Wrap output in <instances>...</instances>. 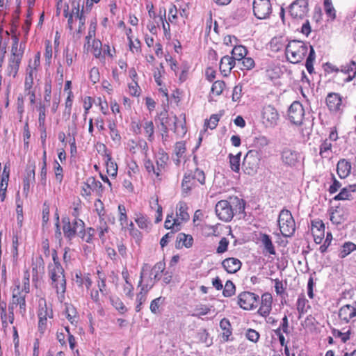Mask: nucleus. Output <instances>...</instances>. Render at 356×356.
Returning <instances> with one entry per match:
<instances>
[{"label": "nucleus", "mask_w": 356, "mask_h": 356, "mask_svg": "<svg viewBox=\"0 0 356 356\" xmlns=\"http://www.w3.org/2000/svg\"><path fill=\"white\" fill-rule=\"evenodd\" d=\"M30 291V273L28 269H26L23 273L22 280L17 279L14 281L11 288L12 296L9 304L13 311L15 308L17 309L18 314L22 318L26 317V298Z\"/></svg>", "instance_id": "f257e3e1"}, {"label": "nucleus", "mask_w": 356, "mask_h": 356, "mask_svg": "<svg viewBox=\"0 0 356 356\" xmlns=\"http://www.w3.org/2000/svg\"><path fill=\"white\" fill-rule=\"evenodd\" d=\"M245 210V202L236 196L229 197L227 200L217 202L215 211L218 218L225 222H229L235 213H241Z\"/></svg>", "instance_id": "f03ea898"}, {"label": "nucleus", "mask_w": 356, "mask_h": 356, "mask_svg": "<svg viewBox=\"0 0 356 356\" xmlns=\"http://www.w3.org/2000/svg\"><path fill=\"white\" fill-rule=\"evenodd\" d=\"M12 39L11 52L5 68V74L15 78L24 56V48L22 47V44L19 47V39L16 35L13 36Z\"/></svg>", "instance_id": "7ed1b4c3"}, {"label": "nucleus", "mask_w": 356, "mask_h": 356, "mask_svg": "<svg viewBox=\"0 0 356 356\" xmlns=\"http://www.w3.org/2000/svg\"><path fill=\"white\" fill-rule=\"evenodd\" d=\"M188 206L183 201L179 202L176 205V213H168L164 222V227L166 229H174L175 232L181 229V225L187 222L190 216L188 213Z\"/></svg>", "instance_id": "20e7f679"}, {"label": "nucleus", "mask_w": 356, "mask_h": 356, "mask_svg": "<svg viewBox=\"0 0 356 356\" xmlns=\"http://www.w3.org/2000/svg\"><path fill=\"white\" fill-rule=\"evenodd\" d=\"M205 182L206 176L202 170L195 168L194 170H188L184 173L181 181L182 192L188 195L200 186L204 185Z\"/></svg>", "instance_id": "39448f33"}, {"label": "nucleus", "mask_w": 356, "mask_h": 356, "mask_svg": "<svg viewBox=\"0 0 356 356\" xmlns=\"http://www.w3.org/2000/svg\"><path fill=\"white\" fill-rule=\"evenodd\" d=\"M50 284L56 293L63 298L66 291L67 282L65 270L63 267H47Z\"/></svg>", "instance_id": "423d86ee"}, {"label": "nucleus", "mask_w": 356, "mask_h": 356, "mask_svg": "<svg viewBox=\"0 0 356 356\" xmlns=\"http://www.w3.org/2000/svg\"><path fill=\"white\" fill-rule=\"evenodd\" d=\"M40 66V52L38 51L34 56L33 61L30 60L26 69L24 82V92H30V91L36 90L34 79L37 76Z\"/></svg>", "instance_id": "0eeeda50"}, {"label": "nucleus", "mask_w": 356, "mask_h": 356, "mask_svg": "<svg viewBox=\"0 0 356 356\" xmlns=\"http://www.w3.org/2000/svg\"><path fill=\"white\" fill-rule=\"evenodd\" d=\"M38 329L40 334H44L47 329V320L52 318L54 316L53 310L51 307H47L46 300L40 298L38 301Z\"/></svg>", "instance_id": "6e6552de"}, {"label": "nucleus", "mask_w": 356, "mask_h": 356, "mask_svg": "<svg viewBox=\"0 0 356 356\" xmlns=\"http://www.w3.org/2000/svg\"><path fill=\"white\" fill-rule=\"evenodd\" d=\"M149 266L147 264H144L141 268V272L140 275V280L138 282V287H140V292L136 294V312H139L142 309L143 304L147 300V294L148 291L152 288L154 284V282L150 280V283H147L145 284H142L143 279L144 276V271L148 270Z\"/></svg>", "instance_id": "1a4fd4ad"}, {"label": "nucleus", "mask_w": 356, "mask_h": 356, "mask_svg": "<svg viewBox=\"0 0 356 356\" xmlns=\"http://www.w3.org/2000/svg\"><path fill=\"white\" fill-rule=\"evenodd\" d=\"M259 152L251 149L245 154L242 163V168L245 173L252 175L257 172L259 168Z\"/></svg>", "instance_id": "9d476101"}, {"label": "nucleus", "mask_w": 356, "mask_h": 356, "mask_svg": "<svg viewBox=\"0 0 356 356\" xmlns=\"http://www.w3.org/2000/svg\"><path fill=\"white\" fill-rule=\"evenodd\" d=\"M259 296L252 292L243 291L238 296V305L244 310L256 309L259 303Z\"/></svg>", "instance_id": "9b49d317"}, {"label": "nucleus", "mask_w": 356, "mask_h": 356, "mask_svg": "<svg viewBox=\"0 0 356 356\" xmlns=\"http://www.w3.org/2000/svg\"><path fill=\"white\" fill-rule=\"evenodd\" d=\"M325 104L330 113L334 115L341 114L346 107L342 96L337 92H329L325 97Z\"/></svg>", "instance_id": "f8f14e48"}, {"label": "nucleus", "mask_w": 356, "mask_h": 356, "mask_svg": "<svg viewBox=\"0 0 356 356\" xmlns=\"http://www.w3.org/2000/svg\"><path fill=\"white\" fill-rule=\"evenodd\" d=\"M63 231L64 236L68 240H72L77 234L80 228L83 227V221L80 218H74L71 222L69 217L62 218Z\"/></svg>", "instance_id": "ddd939ff"}, {"label": "nucleus", "mask_w": 356, "mask_h": 356, "mask_svg": "<svg viewBox=\"0 0 356 356\" xmlns=\"http://www.w3.org/2000/svg\"><path fill=\"white\" fill-rule=\"evenodd\" d=\"M252 9L257 18L264 19L272 13V4L270 0H254Z\"/></svg>", "instance_id": "4468645a"}, {"label": "nucleus", "mask_w": 356, "mask_h": 356, "mask_svg": "<svg viewBox=\"0 0 356 356\" xmlns=\"http://www.w3.org/2000/svg\"><path fill=\"white\" fill-rule=\"evenodd\" d=\"M102 192L103 186L102 183L94 177H90L83 184L81 195L83 197L87 198L90 197L92 193H95L97 195H99Z\"/></svg>", "instance_id": "2eb2a0df"}, {"label": "nucleus", "mask_w": 356, "mask_h": 356, "mask_svg": "<svg viewBox=\"0 0 356 356\" xmlns=\"http://www.w3.org/2000/svg\"><path fill=\"white\" fill-rule=\"evenodd\" d=\"M103 44L100 40L93 38L92 41L85 42L83 51L87 54H91L96 59L104 63V56L102 54Z\"/></svg>", "instance_id": "dca6fc26"}, {"label": "nucleus", "mask_w": 356, "mask_h": 356, "mask_svg": "<svg viewBox=\"0 0 356 356\" xmlns=\"http://www.w3.org/2000/svg\"><path fill=\"white\" fill-rule=\"evenodd\" d=\"M97 286L98 289L93 288L90 291V296L91 299L96 303H99L100 296L99 293L104 295L106 293V277L105 275L97 270Z\"/></svg>", "instance_id": "f3484780"}, {"label": "nucleus", "mask_w": 356, "mask_h": 356, "mask_svg": "<svg viewBox=\"0 0 356 356\" xmlns=\"http://www.w3.org/2000/svg\"><path fill=\"white\" fill-rule=\"evenodd\" d=\"M279 119V115L276 109L270 106H265L263 108L261 120L262 123L266 127H273L277 124Z\"/></svg>", "instance_id": "a211bd4d"}, {"label": "nucleus", "mask_w": 356, "mask_h": 356, "mask_svg": "<svg viewBox=\"0 0 356 356\" xmlns=\"http://www.w3.org/2000/svg\"><path fill=\"white\" fill-rule=\"evenodd\" d=\"M308 10L307 0H296L291 3V17L294 19H303Z\"/></svg>", "instance_id": "6ab92c4d"}, {"label": "nucleus", "mask_w": 356, "mask_h": 356, "mask_svg": "<svg viewBox=\"0 0 356 356\" xmlns=\"http://www.w3.org/2000/svg\"><path fill=\"white\" fill-rule=\"evenodd\" d=\"M289 47V39L287 35L275 36L270 42V49L272 51L277 52L283 49H285L286 60H289V58L287 54V49Z\"/></svg>", "instance_id": "aec40b11"}, {"label": "nucleus", "mask_w": 356, "mask_h": 356, "mask_svg": "<svg viewBox=\"0 0 356 356\" xmlns=\"http://www.w3.org/2000/svg\"><path fill=\"white\" fill-rule=\"evenodd\" d=\"M305 111L302 105L297 101L291 104V123L300 125L302 122Z\"/></svg>", "instance_id": "412c9836"}, {"label": "nucleus", "mask_w": 356, "mask_h": 356, "mask_svg": "<svg viewBox=\"0 0 356 356\" xmlns=\"http://www.w3.org/2000/svg\"><path fill=\"white\" fill-rule=\"evenodd\" d=\"M261 305L258 309V314L263 316H268L272 309L273 297L268 293H264L260 298Z\"/></svg>", "instance_id": "4be33fe9"}, {"label": "nucleus", "mask_w": 356, "mask_h": 356, "mask_svg": "<svg viewBox=\"0 0 356 356\" xmlns=\"http://www.w3.org/2000/svg\"><path fill=\"white\" fill-rule=\"evenodd\" d=\"M356 316V301L351 305H346L339 310V317L344 323H348Z\"/></svg>", "instance_id": "5701e85b"}, {"label": "nucleus", "mask_w": 356, "mask_h": 356, "mask_svg": "<svg viewBox=\"0 0 356 356\" xmlns=\"http://www.w3.org/2000/svg\"><path fill=\"white\" fill-rule=\"evenodd\" d=\"M134 221L138 229L147 233H149L152 229V223L151 220L146 214L143 213H135Z\"/></svg>", "instance_id": "b1692460"}, {"label": "nucleus", "mask_w": 356, "mask_h": 356, "mask_svg": "<svg viewBox=\"0 0 356 356\" xmlns=\"http://www.w3.org/2000/svg\"><path fill=\"white\" fill-rule=\"evenodd\" d=\"M169 161L168 154L163 150L159 151L156 158V179L161 180L163 172L165 170Z\"/></svg>", "instance_id": "393cba45"}, {"label": "nucleus", "mask_w": 356, "mask_h": 356, "mask_svg": "<svg viewBox=\"0 0 356 356\" xmlns=\"http://www.w3.org/2000/svg\"><path fill=\"white\" fill-rule=\"evenodd\" d=\"M73 281L79 287L85 286L87 290H90L92 281L90 277V273L83 274L79 270L74 271V275L73 277Z\"/></svg>", "instance_id": "a878e982"}, {"label": "nucleus", "mask_w": 356, "mask_h": 356, "mask_svg": "<svg viewBox=\"0 0 356 356\" xmlns=\"http://www.w3.org/2000/svg\"><path fill=\"white\" fill-rule=\"evenodd\" d=\"M236 65V61L230 56L226 55L221 58L219 70L223 76H228Z\"/></svg>", "instance_id": "bb28decb"}, {"label": "nucleus", "mask_w": 356, "mask_h": 356, "mask_svg": "<svg viewBox=\"0 0 356 356\" xmlns=\"http://www.w3.org/2000/svg\"><path fill=\"white\" fill-rule=\"evenodd\" d=\"M282 327L277 328L276 330H275V334L277 336L280 343L282 346H284V352L286 356H289V348L287 346V343L286 342L285 337L283 334V333H286L288 334V318L286 316H284V317L282 319Z\"/></svg>", "instance_id": "cd10ccee"}, {"label": "nucleus", "mask_w": 356, "mask_h": 356, "mask_svg": "<svg viewBox=\"0 0 356 356\" xmlns=\"http://www.w3.org/2000/svg\"><path fill=\"white\" fill-rule=\"evenodd\" d=\"M242 266L241 261L235 257H228L222 261V266L227 273L233 274L238 272Z\"/></svg>", "instance_id": "c85d7f7f"}, {"label": "nucleus", "mask_w": 356, "mask_h": 356, "mask_svg": "<svg viewBox=\"0 0 356 356\" xmlns=\"http://www.w3.org/2000/svg\"><path fill=\"white\" fill-rule=\"evenodd\" d=\"M289 211L283 209L278 218V225L281 234L286 237L289 236Z\"/></svg>", "instance_id": "c756f323"}, {"label": "nucleus", "mask_w": 356, "mask_h": 356, "mask_svg": "<svg viewBox=\"0 0 356 356\" xmlns=\"http://www.w3.org/2000/svg\"><path fill=\"white\" fill-rule=\"evenodd\" d=\"M312 233L314 242L317 244L321 243L325 235V225L321 220L312 222Z\"/></svg>", "instance_id": "7c9ffc66"}, {"label": "nucleus", "mask_w": 356, "mask_h": 356, "mask_svg": "<svg viewBox=\"0 0 356 356\" xmlns=\"http://www.w3.org/2000/svg\"><path fill=\"white\" fill-rule=\"evenodd\" d=\"M122 277L124 283L122 286V290L127 297L132 299L134 297V287L131 282L130 275L128 270L124 268L122 270Z\"/></svg>", "instance_id": "2f4dec72"}, {"label": "nucleus", "mask_w": 356, "mask_h": 356, "mask_svg": "<svg viewBox=\"0 0 356 356\" xmlns=\"http://www.w3.org/2000/svg\"><path fill=\"white\" fill-rule=\"evenodd\" d=\"M96 230L91 227H85V222H83V227L80 228L76 236H78L83 242L87 243H93L95 240Z\"/></svg>", "instance_id": "473e14b6"}, {"label": "nucleus", "mask_w": 356, "mask_h": 356, "mask_svg": "<svg viewBox=\"0 0 356 356\" xmlns=\"http://www.w3.org/2000/svg\"><path fill=\"white\" fill-rule=\"evenodd\" d=\"M72 6H74V10L76 13V22L78 21V27L77 29L75 27L74 30L78 35H80L85 31L86 17L83 8L80 10L79 4L75 5L73 1Z\"/></svg>", "instance_id": "72a5a7b5"}, {"label": "nucleus", "mask_w": 356, "mask_h": 356, "mask_svg": "<svg viewBox=\"0 0 356 356\" xmlns=\"http://www.w3.org/2000/svg\"><path fill=\"white\" fill-rule=\"evenodd\" d=\"M193 238L191 234L185 233H179L176 238L175 248L177 249H181L183 248H190L193 246Z\"/></svg>", "instance_id": "f704fd0d"}, {"label": "nucleus", "mask_w": 356, "mask_h": 356, "mask_svg": "<svg viewBox=\"0 0 356 356\" xmlns=\"http://www.w3.org/2000/svg\"><path fill=\"white\" fill-rule=\"evenodd\" d=\"M159 120L161 125V130L162 131V137L163 138L164 137L168 136V124L169 122L170 118L168 112L166 109H163L159 113H157V115L155 117V120Z\"/></svg>", "instance_id": "c9c22d12"}, {"label": "nucleus", "mask_w": 356, "mask_h": 356, "mask_svg": "<svg viewBox=\"0 0 356 356\" xmlns=\"http://www.w3.org/2000/svg\"><path fill=\"white\" fill-rule=\"evenodd\" d=\"M295 44H298V49L297 51H292L291 52L293 60H291V63H298L300 62L306 56L307 53V47L302 42L296 40H291Z\"/></svg>", "instance_id": "e433bc0d"}, {"label": "nucleus", "mask_w": 356, "mask_h": 356, "mask_svg": "<svg viewBox=\"0 0 356 356\" xmlns=\"http://www.w3.org/2000/svg\"><path fill=\"white\" fill-rule=\"evenodd\" d=\"M35 165L33 164L30 167V169L27 170L26 175L23 179V193L26 197H28L30 192L31 182L35 181Z\"/></svg>", "instance_id": "4c0bfd02"}, {"label": "nucleus", "mask_w": 356, "mask_h": 356, "mask_svg": "<svg viewBox=\"0 0 356 356\" xmlns=\"http://www.w3.org/2000/svg\"><path fill=\"white\" fill-rule=\"evenodd\" d=\"M220 116L218 114H213L209 119H206L204 122V129L200 131L199 140H202L203 135L208 129L213 130L217 127L220 121Z\"/></svg>", "instance_id": "58836bf2"}, {"label": "nucleus", "mask_w": 356, "mask_h": 356, "mask_svg": "<svg viewBox=\"0 0 356 356\" xmlns=\"http://www.w3.org/2000/svg\"><path fill=\"white\" fill-rule=\"evenodd\" d=\"M108 128L111 140L115 144H120L122 137L117 127V122L115 120H108Z\"/></svg>", "instance_id": "ea45409f"}, {"label": "nucleus", "mask_w": 356, "mask_h": 356, "mask_svg": "<svg viewBox=\"0 0 356 356\" xmlns=\"http://www.w3.org/2000/svg\"><path fill=\"white\" fill-rule=\"evenodd\" d=\"M351 170L350 163L347 161L346 159H341L339 161L337 165V171L339 177L341 179L346 178Z\"/></svg>", "instance_id": "a19ab883"}, {"label": "nucleus", "mask_w": 356, "mask_h": 356, "mask_svg": "<svg viewBox=\"0 0 356 356\" xmlns=\"http://www.w3.org/2000/svg\"><path fill=\"white\" fill-rule=\"evenodd\" d=\"M63 15L67 19V28L70 31H74L75 29L74 22H76V13L74 10V6H72V10H69V5L67 3H65L64 5V10Z\"/></svg>", "instance_id": "79ce46f5"}, {"label": "nucleus", "mask_w": 356, "mask_h": 356, "mask_svg": "<svg viewBox=\"0 0 356 356\" xmlns=\"http://www.w3.org/2000/svg\"><path fill=\"white\" fill-rule=\"evenodd\" d=\"M77 60V53L74 49L67 47L63 51V62L66 66L72 67Z\"/></svg>", "instance_id": "37998d69"}, {"label": "nucleus", "mask_w": 356, "mask_h": 356, "mask_svg": "<svg viewBox=\"0 0 356 356\" xmlns=\"http://www.w3.org/2000/svg\"><path fill=\"white\" fill-rule=\"evenodd\" d=\"M220 327L222 330V338L223 341H227L232 334V325L229 321L224 318L220 321Z\"/></svg>", "instance_id": "c03bdc74"}, {"label": "nucleus", "mask_w": 356, "mask_h": 356, "mask_svg": "<svg viewBox=\"0 0 356 356\" xmlns=\"http://www.w3.org/2000/svg\"><path fill=\"white\" fill-rule=\"evenodd\" d=\"M186 152V143L184 141L177 142L174 147V152L177 156L175 163L176 165H179L180 159L184 157Z\"/></svg>", "instance_id": "a18cd8bd"}, {"label": "nucleus", "mask_w": 356, "mask_h": 356, "mask_svg": "<svg viewBox=\"0 0 356 356\" xmlns=\"http://www.w3.org/2000/svg\"><path fill=\"white\" fill-rule=\"evenodd\" d=\"M232 57L235 61L240 62L243 57L247 56L248 50L245 46L237 45V44L233 47L232 51Z\"/></svg>", "instance_id": "49530a36"}, {"label": "nucleus", "mask_w": 356, "mask_h": 356, "mask_svg": "<svg viewBox=\"0 0 356 356\" xmlns=\"http://www.w3.org/2000/svg\"><path fill=\"white\" fill-rule=\"evenodd\" d=\"M65 314L66 318L71 323V324L75 325L77 323L79 320V315L76 308L73 305H65Z\"/></svg>", "instance_id": "de8ad7c7"}, {"label": "nucleus", "mask_w": 356, "mask_h": 356, "mask_svg": "<svg viewBox=\"0 0 356 356\" xmlns=\"http://www.w3.org/2000/svg\"><path fill=\"white\" fill-rule=\"evenodd\" d=\"M106 172L111 177H115L118 174V165L112 159L111 154H106Z\"/></svg>", "instance_id": "09e8293b"}, {"label": "nucleus", "mask_w": 356, "mask_h": 356, "mask_svg": "<svg viewBox=\"0 0 356 356\" xmlns=\"http://www.w3.org/2000/svg\"><path fill=\"white\" fill-rule=\"evenodd\" d=\"M145 135L147 140L152 142L154 139V125L152 120H146L143 124Z\"/></svg>", "instance_id": "8fccbe9b"}, {"label": "nucleus", "mask_w": 356, "mask_h": 356, "mask_svg": "<svg viewBox=\"0 0 356 356\" xmlns=\"http://www.w3.org/2000/svg\"><path fill=\"white\" fill-rule=\"evenodd\" d=\"M341 71L344 74H348V76L346 79V82L352 81L356 74L355 63L354 61H351L348 65L343 66Z\"/></svg>", "instance_id": "3c124183"}, {"label": "nucleus", "mask_w": 356, "mask_h": 356, "mask_svg": "<svg viewBox=\"0 0 356 356\" xmlns=\"http://www.w3.org/2000/svg\"><path fill=\"white\" fill-rule=\"evenodd\" d=\"M24 102L25 99L24 95L22 94H19L17 96L16 101V109L19 122L22 121L24 113L25 111Z\"/></svg>", "instance_id": "603ef678"}, {"label": "nucleus", "mask_w": 356, "mask_h": 356, "mask_svg": "<svg viewBox=\"0 0 356 356\" xmlns=\"http://www.w3.org/2000/svg\"><path fill=\"white\" fill-rule=\"evenodd\" d=\"M261 240L264 246V252L274 254L275 251L270 237L268 235L264 234H262Z\"/></svg>", "instance_id": "864d4df0"}, {"label": "nucleus", "mask_w": 356, "mask_h": 356, "mask_svg": "<svg viewBox=\"0 0 356 356\" xmlns=\"http://www.w3.org/2000/svg\"><path fill=\"white\" fill-rule=\"evenodd\" d=\"M118 221L120 225L122 226V229L125 228V224H127L128 222V216L127 211L125 206L124 204H119L118 207Z\"/></svg>", "instance_id": "5fc2aeb1"}, {"label": "nucleus", "mask_w": 356, "mask_h": 356, "mask_svg": "<svg viewBox=\"0 0 356 356\" xmlns=\"http://www.w3.org/2000/svg\"><path fill=\"white\" fill-rule=\"evenodd\" d=\"M241 156V152H238L236 155L229 154L230 168L234 172H238L240 170Z\"/></svg>", "instance_id": "6e6d98bb"}, {"label": "nucleus", "mask_w": 356, "mask_h": 356, "mask_svg": "<svg viewBox=\"0 0 356 356\" xmlns=\"http://www.w3.org/2000/svg\"><path fill=\"white\" fill-rule=\"evenodd\" d=\"M36 110L38 112V127L46 126V106L40 102L36 106Z\"/></svg>", "instance_id": "4d7b16f0"}, {"label": "nucleus", "mask_w": 356, "mask_h": 356, "mask_svg": "<svg viewBox=\"0 0 356 356\" xmlns=\"http://www.w3.org/2000/svg\"><path fill=\"white\" fill-rule=\"evenodd\" d=\"M33 15V10L31 8H27L26 19L22 25V31L24 33V35H28L31 24H32V16Z\"/></svg>", "instance_id": "13d9d810"}, {"label": "nucleus", "mask_w": 356, "mask_h": 356, "mask_svg": "<svg viewBox=\"0 0 356 356\" xmlns=\"http://www.w3.org/2000/svg\"><path fill=\"white\" fill-rule=\"evenodd\" d=\"M143 165L147 173L150 175H154L155 177L156 178V168H155L154 163L151 160V159L147 156L146 152L145 156L143 159Z\"/></svg>", "instance_id": "bf43d9fd"}, {"label": "nucleus", "mask_w": 356, "mask_h": 356, "mask_svg": "<svg viewBox=\"0 0 356 356\" xmlns=\"http://www.w3.org/2000/svg\"><path fill=\"white\" fill-rule=\"evenodd\" d=\"M165 74L164 66L162 63H160L159 66L156 67L153 72V76L155 82L159 86L163 85L162 77Z\"/></svg>", "instance_id": "052dcab7"}, {"label": "nucleus", "mask_w": 356, "mask_h": 356, "mask_svg": "<svg viewBox=\"0 0 356 356\" xmlns=\"http://www.w3.org/2000/svg\"><path fill=\"white\" fill-rule=\"evenodd\" d=\"M10 172V163L8 161L3 166V170L0 172V184H8Z\"/></svg>", "instance_id": "680f3d73"}, {"label": "nucleus", "mask_w": 356, "mask_h": 356, "mask_svg": "<svg viewBox=\"0 0 356 356\" xmlns=\"http://www.w3.org/2000/svg\"><path fill=\"white\" fill-rule=\"evenodd\" d=\"M53 56V47L51 42L49 40L44 42V56L45 58L46 63L49 65L51 63V59Z\"/></svg>", "instance_id": "e2e57ef3"}, {"label": "nucleus", "mask_w": 356, "mask_h": 356, "mask_svg": "<svg viewBox=\"0 0 356 356\" xmlns=\"http://www.w3.org/2000/svg\"><path fill=\"white\" fill-rule=\"evenodd\" d=\"M165 269V263L164 261H160L154 264L152 268V271L154 273V280H160L162 273Z\"/></svg>", "instance_id": "0e129e2a"}, {"label": "nucleus", "mask_w": 356, "mask_h": 356, "mask_svg": "<svg viewBox=\"0 0 356 356\" xmlns=\"http://www.w3.org/2000/svg\"><path fill=\"white\" fill-rule=\"evenodd\" d=\"M129 94L133 97H139L141 94V88L138 85V81H133L128 83Z\"/></svg>", "instance_id": "69168bd1"}, {"label": "nucleus", "mask_w": 356, "mask_h": 356, "mask_svg": "<svg viewBox=\"0 0 356 356\" xmlns=\"http://www.w3.org/2000/svg\"><path fill=\"white\" fill-rule=\"evenodd\" d=\"M356 250V245L351 242L345 243L339 253V257L345 258L347 255H348L350 252Z\"/></svg>", "instance_id": "338daca9"}, {"label": "nucleus", "mask_w": 356, "mask_h": 356, "mask_svg": "<svg viewBox=\"0 0 356 356\" xmlns=\"http://www.w3.org/2000/svg\"><path fill=\"white\" fill-rule=\"evenodd\" d=\"M225 87V83L223 81H216L211 86V93L216 96H219L222 94Z\"/></svg>", "instance_id": "774afa93"}]
</instances>
